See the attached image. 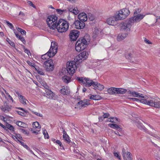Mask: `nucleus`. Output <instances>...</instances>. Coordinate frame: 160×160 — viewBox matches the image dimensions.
<instances>
[{
    "label": "nucleus",
    "instance_id": "864d4df0",
    "mask_svg": "<svg viewBox=\"0 0 160 160\" xmlns=\"http://www.w3.org/2000/svg\"><path fill=\"white\" fill-rule=\"evenodd\" d=\"M56 143L58 144L61 147H62V143L59 140H57L56 142Z\"/></svg>",
    "mask_w": 160,
    "mask_h": 160
},
{
    "label": "nucleus",
    "instance_id": "f03ea898",
    "mask_svg": "<svg viewBox=\"0 0 160 160\" xmlns=\"http://www.w3.org/2000/svg\"><path fill=\"white\" fill-rule=\"evenodd\" d=\"M140 101L143 104L160 108V99L158 98H152L151 100L142 99Z\"/></svg>",
    "mask_w": 160,
    "mask_h": 160
},
{
    "label": "nucleus",
    "instance_id": "5fc2aeb1",
    "mask_svg": "<svg viewBox=\"0 0 160 160\" xmlns=\"http://www.w3.org/2000/svg\"><path fill=\"white\" fill-rule=\"evenodd\" d=\"M24 51L25 53H27L29 56V55H31V53L30 51L27 49H25Z\"/></svg>",
    "mask_w": 160,
    "mask_h": 160
},
{
    "label": "nucleus",
    "instance_id": "4d7b16f0",
    "mask_svg": "<svg viewBox=\"0 0 160 160\" xmlns=\"http://www.w3.org/2000/svg\"><path fill=\"white\" fill-rule=\"evenodd\" d=\"M144 42L146 43H147V44H152V43L149 40L147 39L146 38L144 39Z\"/></svg>",
    "mask_w": 160,
    "mask_h": 160
},
{
    "label": "nucleus",
    "instance_id": "37998d69",
    "mask_svg": "<svg viewBox=\"0 0 160 160\" xmlns=\"http://www.w3.org/2000/svg\"><path fill=\"white\" fill-rule=\"evenodd\" d=\"M6 128L9 129L12 132L14 131V128L10 124H8L6 125Z\"/></svg>",
    "mask_w": 160,
    "mask_h": 160
},
{
    "label": "nucleus",
    "instance_id": "0eeeda50",
    "mask_svg": "<svg viewBox=\"0 0 160 160\" xmlns=\"http://www.w3.org/2000/svg\"><path fill=\"white\" fill-rule=\"evenodd\" d=\"M43 66L48 72L52 71L54 68L53 63L51 59L45 61L44 63Z\"/></svg>",
    "mask_w": 160,
    "mask_h": 160
},
{
    "label": "nucleus",
    "instance_id": "49530a36",
    "mask_svg": "<svg viewBox=\"0 0 160 160\" xmlns=\"http://www.w3.org/2000/svg\"><path fill=\"white\" fill-rule=\"evenodd\" d=\"M113 154L115 157L117 158L118 159L121 160V158L120 156L119 155V153L118 152H113Z\"/></svg>",
    "mask_w": 160,
    "mask_h": 160
},
{
    "label": "nucleus",
    "instance_id": "aec40b11",
    "mask_svg": "<svg viewBox=\"0 0 160 160\" xmlns=\"http://www.w3.org/2000/svg\"><path fill=\"white\" fill-rule=\"evenodd\" d=\"M52 53H51L49 51L46 54L42 55L41 58L43 60L48 59H49L50 57H52L54 55H53Z\"/></svg>",
    "mask_w": 160,
    "mask_h": 160
},
{
    "label": "nucleus",
    "instance_id": "2f4dec72",
    "mask_svg": "<svg viewBox=\"0 0 160 160\" xmlns=\"http://www.w3.org/2000/svg\"><path fill=\"white\" fill-rule=\"evenodd\" d=\"M20 102L23 105L27 104L26 102L28 101L23 96H20V98H19Z\"/></svg>",
    "mask_w": 160,
    "mask_h": 160
},
{
    "label": "nucleus",
    "instance_id": "5701e85b",
    "mask_svg": "<svg viewBox=\"0 0 160 160\" xmlns=\"http://www.w3.org/2000/svg\"><path fill=\"white\" fill-rule=\"evenodd\" d=\"M89 98L92 100H99L102 98L101 96L98 95H92L90 94L88 96Z\"/></svg>",
    "mask_w": 160,
    "mask_h": 160
},
{
    "label": "nucleus",
    "instance_id": "9b49d317",
    "mask_svg": "<svg viewBox=\"0 0 160 160\" xmlns=\"http://www.w3.org/2000/svg\"><path fill=\"white\" fill-rule=\"evenodd\" d=\"M116 19V16L115 14L114 16H112L108 18L107 22L109 25L112 26L116 25L117 24V22L119 21V20Z\"/></svg>",
    "mask_w": 160,
    "mask_h": 160
},
{
    "label": "nucleus",
    "instance_id": "69168bd1",
    "mask_svg": "<svg viewBox=\"0 0 160 160\" xmlns=\"http://www.w3.org/2000/svg\"><path fill=\"white\" fill-rule=\"evenodd\" d=\"M18 109H20V110H22V111H23L24 112H26V113H27L28 111L27 110H25L23 108H18Z\"/></svg>",
    "mask_w": 160,
    "mask_h": 160
},
{
    "label": "nucleus",
    "instance_id": "09e8293b",
    "mask_svg": "<svg viewBox=\"0 0 160 160\" xmlns=\"http://www.w3.org/2000/svg\"><path fill=\"white\" fill-rule=\"evenodd\" d=\"M5 21L6 22L8 25L11 29H12L13 28V26L11 23L9 22V21Z\"/></svg>",
    "mask_w": 160,
    "mask_h": 160
},
{
    "label": "nucleus",
    "instance_id": "f8f14e48",
    "mask_svg": "<svg viewBox=\"0 0 160 160\" xmlns=\"http://www.w3.org/2000/svg\"><path fill=\"white\" fill-rule=\"evenodd\" d=\"M79 35V32L76 30L71 31L69 35L70 38L72 41L76 40Z\"/></svg>",
    "mask_w": 160,
    "mask_h": 160
},
{
    "label": "nucleus",
    "instance_id": "a18cd8bd",
    "mask_svg": "<svg viewBox=\"0 0 160 160\" xmlns=\"http://www.w3.org/2000/svg\"><path fill=\"white\" fill-rule=\"evenodd\" d=\"M43 134L44 135V137L45 139H48L49 138V135L46 130H44L43 131Z\"/></svg>",
    "mask_w": 160,
    "mask_h": 160
},
{
    "label": "nucleus",
    "instance_id": "ddd939ff",
    "mask_svg": "<svg viewBox=\"0 0 160 160\" xmlns=\"http://www.w3.org/2000/svg\"><path fill=\"white\" fill-rule=\"evenodd\" d=\"M58 48V46L57 43L55 42H52L49 51L52 53L53 55H55L57 52Z\"/></svg>",
    "mask_w": 160,
    "mask_h": 160
},
{
    "label": "nucleus",
    "instance_id": "c756f323",
    "mask_svg": "<svg viewBox=\"0 0 160 160\" xmlns=\"http://www.w3.org/2000/svg\"><path fill=\"white\" fill-rule=\"evenodd\" d=\"M63 81L66 83H68L71 81V78L67 76H65L62 77Z\"/></svg>",
    "mask_w": 160,
    "mask_h": 160
},
{
    "label": "nucleus",
    "instance_id": "8fccbe9b",
    "mask_svg": "<svg viewBox=\"0 0 160 160\" xmlns=\"http://www.w3.org/2000/svg\"><path fill=\"white\" fill-rule=\"evenodd\" d=\"M128 93L131 95L132 97H135L136 96L137 92L135 91L131 92V91H128Z\"/></svg>",
    "mask_w": 160,
    "mask_h": 160
},
{
    "label": "nucleus",
    "instance_id": "dca6fc26",
    "mask_svg": "<svg viewBox=\"0 0 160 160\" xmlns=\"http://www.w3.org/2000/svg\"><path fill=\"white\" fill-rule=\"evenodd\" d=\"M74 24L75 28L78 29L83 28L85 26V23L80 20L76 21Z\"/></svg>",
    "mask_w": 160,
    "mask_h": 160
},
{
    "label": "nucleus",
    "instance_id": "b1692460",
    "mask_svg": "<svg viewBox=\"0 0 160 160\" xmlns=\"http://www.w3.org/2000/svg\"><path fill=\"white\" fill-rule=\"evenodd\" d=\"M117 90V88L111 87L107 89V92L110 95L115 94H116Z\"/></svg>",
    "mask_w": 160,
    "mask_h": 160
},
{
    "label": "nucleus",
    "instance_id": "6e6552de",
    "mask_svg": "<svg viewBox=\"0 0 160 160\" xmlns=\"http://www.w3.org/2000/svg\"><path fill=\"white\" fill-rule=\"evenodd\" d=\"M132 23L129 19L128 22L122 23L121 25L120 30L122 31H130Z\"/></svg>",
    "mask_w": 160,
    "mask_h": 160
},
{
    "label": "nucleus",
    "instance_id": "72a5a7b5",
    "mask_svg": "<svg viewBox=\"0 0 160 160\" xmlns=\"http://www.w3.org/2000/svg\"><path fill=\"white\" fill-rule=\"evenodd\" d=\"M135 97L138 98H143V99H148L146 96H144L143 94L138 92L136 93V96Z\"/></svg>",
    "mask_w": 160,
    "mask_h": 160
},
{
    "label": "nucleus",
    "instance_id": "3c124183",
    "mask_svg": "<svg viewBox=\"0 0 160 160\" xmlns=\"http://www.w3.org/2000/svg\"><path fill=\"white\" fill-rule=\"evenodd\" d=\"M15 136H14L15 138L16 139L19 138V139H22V137L20 134H15Z\"/></svg>",
    "mask_w": 160,
    "mask_h": 160
},
{
    "label": "nucleus",
    "instance_id": "0e129e2a",
    "mask_svg": "<svg viewBox=\"0 0 160 160\" xmlns=\"http://www.w3.org/2000/svg\"><path fill=\"white\" fill-rule=\"evenodd\" d=\"M16 29L18 31L20 32V33H21L22 31L23 30L22 29L19 28H16Z\"/></svg>",
    "mask_w": 160,
    "mask_h": 160
},
{
    "label": "nucleus",
    "instance_id": "13d9d810",
    "mask_svg": "<svg viewBox=\"0 0 160 160\" xmlns=\"http://www.w3.org/2000/svg\"><path fill=\"white\" fill-rule=\"evenodd\" d=\"M28 4L30 6H32L33 8H35V7L32 2L31 1H29L28 2Z\"/></svg>",
    "mask_w": 160,
    "mask_h": 160
},
{
    "label": "nucleus",
    "instance_id": "20e7f679",
    "mask_svg": "<svg viewBox=\"0 0 160 160\" xmlns=\"http://www.w3.org/2000/svg\"><path fill=\"white\" fill-rule=\"evenodd\" d=\"M141 11L140 8L136 9L134 12L133 16L129 18L132 23L139 22L146 16V15H144L142 13L140 14Z\"/></svg>",
    "mask_w": 160,
    "mask_h": 160
},
{
    "label": "nucleus",
    "instance_id": "f257e3e1",
    "mask_svg": "<svg viewBox=\"0 0 160 160\" xmlns=\"http://www.w3.org/2000/svg\"><path fill=\"white\" fill-rule=\"evenodd\" d=\"M58 17L55 15L48 16L47 22L50 29L54 30L56 28L60 32H65L69 28V23L64 19H61L57 22Z\"/></svg>",
    "mask_w": 160,
    "mask_h": 160
},
{
    "label": "nucleus",
    "instance_id": "412c9836",
    "mask_svg": "<svg viewBox=\"0 0 160 160\" xmlns=\"http://www.w3.org/2000/svg\"><path fill=\"white\" fill-rule=\"evenodd\" d=\"M128 34L126 33H122L119 34L117 37V39L118 41H120L124 39L127 36Z\"/></svg>",
    "mask_w": 160,
    "mask_h": 160
},
{
    "label": "nucleus",
    "instance_id": "1a4fd4ad",
    "mask_svg": "<svg viewBox=\"0 0 160 160\" xmlns=\"http://www.w3.org/2000/svg\"><path fill=\"white\" fill-rule=\"evenodd\" d=\"M87 58L88 55L87 52L83 51L75 57L74 59V61L77 64H78V63L81 62L82 60H85Z\"/></svg>",
    "mask_w": 160,
    "mask_h": 160
},
{
    "label": "nucleus",
    "instance_id": "603ef678",
    "mask_svg": "<svg viewBox=\"0 0 160 160\" xmlns=\"http://www.w3.org/2000/svg\"><path fill=\"white\" fill-rule=\"evenodd\" d=\"M41 84L46 89H48L49 88L48 86L47 85L46 83L43 82H42Z\"/></svg>",
    "mask_w": 160,
    "mask_h": 160
},
{
    "label": "nucleus",
    "instance_id": "4c0bfd02",
    "mask_svg": "<svg viewBox=\"0 0 160 160\" xmlns=\"http://www.w3.org/2000/svg\"><path fill=\"white\" fill-rule=\"evenodd\" d=\"M56 11L58 13L60 14H61L63 13H66L67 12V10L66 9L62 10L60 9H56Z\"/></svg>",
    "mask_w": 160,
    "mask_h": 160
},
{
    "label": "nucleus",
    "instance_id": "c9c22d12",
    "mask_svg": "<svg viewBox=\"0 0 160 160\" xmlns=\"http://www.w3.org/2000/svg\"><path fill=\"white\" fill-rule=\"evenodd\" d=\"M108 126L110 127L113 128H119L120 129H121V128H119V126L118 125L115 124L109 123L108 124Z\"/></svg>",
    "mask_w": 160,
    "mask_h": 160
},
{
    "label": "nucleus",
    "instance_id": "a19ab883",
    "mask_svg": "<svg viewBox=\"0 0 160 160\" xmlns=\"http://www.w3.org/2000/svg\"><path fill=\"white\" fill-rule=\"evenodd\" d=\"M125 57L127 59L131 60L132 57V55L131 53H126L125 54Z\"/></svg>",
    "mask_w": 160,
    "mask_h": 160
},
{
    "label": "nucleus",
    "instance_id": "4468645a",
    "mask_svg": "<svg viewBox=\"0 0 160 160\" xmlns=\"http://www.w3.org/2000/svg\"><path fill=\"white\" fill-rule=\"evenodd\" d=\"M137 126L138 127V128L141 130H143V131L147 133H148L149 134L153 136L156 137L158 139H159L160 138L158 136L156 135H153L152 134H151V133L149 132L148 131L147 129L142 125V124L141 123H138L137 124Z\"/></svg>",
    "mask_w": 160,
    "mask_h": 160
},
{
    "label": "nucleus",
    "instance_id": "bb28decb",
    "mask_svg": "<svg viewBox=\"0 0 160 160\" xmlns=\"http://www.w3.org/2000/svg\"><path fill=\"white\" fill-rule=\"evenodd\" d=\"M68 10L69 12L73 13L75 15L78 14L79 12V10L77 7H74L73 8H69Z\"/></svg>",
    "mask_w": 160,
    "mask_h": 160
},
{
    "label": "nucleus",
    "instance_id": "6e6d98bb",
    "mask_svg": "<svg viewBox=\"0 0 160 160\" xmlns=\"http://www.w3.org/2000/svg\"><path fill=\"white\" fill-rule=\"evenodd\" d=\"M109 114L108 113H105L103 115V118H108V117L109 116Z\"/></svg>",
    "mask_w": 160,
    "mask_h": 160
},
{
    "label": "nucleus",
    "instance_id": "e433bc0d",
    "mask_svg": "<svg viewBox=\"0 0 160 160\" xmlns=\"http://www.w3.org/2000/svg\"><path fill=\"white\" fill-rule=\"evenodd\" d=\"M61 93L63 95H67L69 93L68 90L65 88H63L60 90Z\"/></svg>",
    "mask_w": 160,
    "mask_h": 160
},
{
    "label": "nucleus",
    "instance_id": "f3484780",
    "mask_svg": "<svg viewBox=\"0 0 160 160\" xmlns=\"http://www.w3.org/2000/svg\"><path fill=\"white\" fill-rule=\"evenodd\" d=\"M78 18L80 21L84 22L86 21L88 19L87 15L84 12H82L79 13L78 16Z\"/></svg>",
    "mask_w": 160,
    "mask_h": 160
},
{
    "label": "nucleus",
    "instance_id": "de8ad7c7",
    "mask_svg": "<svg viewBox=\"0 0 160 160\" xmlns=\"http://www.w3.org/2000/svg\"><path fill=\"white\" fill-rule=\"evenodd\" d=\"M7 41L8 42L12 47H14L15 46V44L13 42H12L9 38H7Z\"/></svg>",
    "mask_w": 160,
    "mask_h": 160
},
{
    "label": "nucleus",
    "instance_id": "a878e982",
    "mask_svg": "<svg viewBox=\"0 0 160 160\" xmlns=\"http://www.w3.org/2000/svg\"><path fill=\"white\" fill-rule=\"evenodd\" d=\"M63 138L67 143H69L70 142V140L69 138V136L64 129L63 130Z\"/></svg>",
    "mask_w": 160,
    "mask_h": 160
},
{
    "label": "nucleus",
    "instance_id": "bf43d9fd",
    "mask_svg": "<svg viewBox=\"0 0 160 160\" xmlns=\"http://www.w3.org/2000/svg\"><path fill=\"white\" fill-rule=\"evenodd\" d=\"M130 99H132V100H133V101H140V102H142L140 101V100L141 99H141L140 100H139V99H138L137 98H131Z\"/></svg>",
    "mask_w": 160,
    "mask_h": 160
},
{
    "label": "nucleus",
    "instance_id": "473e14b6",
    "mask_svg": "<svg viewBox=\"0 0 160 160\" xmlns=\"http://www.w3.org/2000/svg\"><path fill=\"white\" fill-rule=\"evenodd\" d=\"M108 121L113 123H118V118H109Z\"/></svg>",
    "mask_w": 160,
    "mask_h": 160
},
{
    "label": "nucleus",
    "instance_id": "79ce46f5",
    "mask_svg": "<svg viewBox=\"0 0 160 160\" xmlns=\"http://www.w3.org/2000/svg\"><path fill=\"white\" fill-rule=\"evenodd\" d=\"M18 141L20 142V143L25 148H26L27 150H30V148L28 147V146L26 145L25 144V143L22 142V141L18 140Z\"/></svg>",
    "mask_w": 160,
    "mask_h": 160
},
{
    "label": "nucleus",
    "instance_id": "c03bdc74",
    "mask_svg": "<svg viewBox=\"0 0 160 160\" xmlns=\"http://www.w3.org/2000/svg\"><path fill=\"white\" fill-rule=\"evenodd\" d=\"M32 112L35 114V115H37L38 116L40 117H43V116L42 114L40 113H38V112H35L33 111H32Z\"/></svg>",
    "mask_w": 160,
    "mask_h": 160
},
{
    "label": "nucleus",
    "instance_id": "9d476101",
    "mask_svg": "<svg viewBox=\"0 0 160 160\" xmlns=\"http://www.w3.org/2000/svg\"><path fill=\"white\" fill-rule=\"evenodd\" d=\"M89 100L88 99L80 101L76 105V108H81L87 107L90 104Z\"/></svg>",
    "mask_w": 160,
    "mask_h": 160
},
{
    "label": "nucleus",
    "instance_id": "39448f33",
    "mask_svg": "<svg viewBox=\"0 0 160 160\" xmlns=\"http://www.w3.org/2000/svg\"><path fill=\"white\" fill-rule=\"evenodd\" d=\"M129 10L127 8H124L120 9L115 14L116 16V19L119 20H121L125 19L129 14Z\"/></svg>",
    "mask_w": 160,
    "mask_h": 160
},
{
    "label": "nucleus",
    "instance_id": "f704fd0d",
    "mask_svg": "<svg viewBox=\"0 0 160 160\" xmlns=\"http://www.w3.org/2000/svg\"><path fill=\"white\" fill-rule=\"evenodd\" d=\"M32 125L33 128L40 129L41 128V125L38 122H35L33 123Z\"/></svg>",
    "mask_w": 160,
    "mask_h": 160
},
{
    "label": "nucleus",
    "instance_id": "338daca9",
    "mask_svg": "<svg viewBox=\"0 0 160 160\" xmlns=\"http://www.w3.org/2000/svg\"><path fill=\"white\" fill-rule=\"evenodd\" d=\"M16 93L18 95L19 98H20V96H22L20 94L19 92L18 91H15Z\"/></svg>",
    "mask_w": 160,
    "mask_h": 160
},
{
    "label": "nucleus",
    "instance_id": "6ab92c4d",
    "mask_svg": "<svg viewBox=\"0 0 160 160\" xmlns=\"http://www.w3.org/2000/svg\"><path fill=\"white\" fill-rule=\"evenodd\" d=\"M11 106H9L6 103H4L3 106L1 107V109L4 112L9 111L11 109Z\"/></svg>",
    "mask_w": 160,
    "mask_h": 160
},
{
    "label": "nucleus",
    "instance_id": "7ed1b4c3",
    "mask_svg": "<svg viewBox=\"0 0 160 160\" xmlns=\"http://www.w3.org/2000/svg\"><path fill=\"white\" fill-rule=\"evenodd\" d=\"M89 40H87L85 37L80 38L78 40L75 44V49L76 50L79 52L83 50L87 47L88 42Z\"/></svg>",
    "mask_w": 160,
    "mask_h": 160
},
{
    "label": "nucleus",
    "instance_id": "e2e57ef3",
    "mask_svg": "<svg viewBox=\"0 0 160 160\" xmlns=\"http://www.w3.org/2000/svg\"><path fill=\"white\" fill-rule=\"evenodd\" d=\"M104 118H103V117L102 116H101L100 117H99L98 118L99 119V121L100 122H101L103 121V119Z\"/></svg>",
    "mask_w": 160,
    "mask_h": 160
},
{
    "label": "nucleus",
    "instance_id": "4be33fe9",
    "mask_svg": "<svg viewBox=\"0 0 160 160\" xmlns=\"http://www.w3.org/2000/svg\"><path fill=\"white\" fill-rule=\"evenodd\" d=\"M45 92V96L46 97L51 99L53 98L54 96V94L51 90L49 89H46Z\"/></svg>",
    "mask_w": 160,
    "mask_h": 160
},
{
    "label": "nucleus",
    "instance_id": "c85d7f7f",
    "mask_svg": "<svg viewBox=\"0 0 160 160\" xmlns=\"http://www.w3.org/2000/svg\"><path fill=\"white\" fill-rule=\"evenodd\" d=\"M100 33V32L98 29H95L93 33V38L94 39L97 38L98 37Z\"/></svg>",
    "mask_w": 160,
    "mask_h": 160
},
{
    "label": "nucleus",
    "instance_id": "a211bd4d",
    "mask_svg": "<svg viewBox=\"0 0 160 160\" xmlns=\"http://www.w3.org/2000/svg\"><path fill=\"white\" fill-rule=\"evenodd\" d=\"M84 84L86 87H89L92 86L93 87V84L95 82H94L89 78H86L84 79Z\"/></svg>",
    "mask_w": 160,
    "mask_h": 160
},
{
    "label": "nucleus",
    "instance_id": "680f3d73",
    "mask_svg": "<svg viewBox=\"0 0 160 160\" xmlns=\"http://www.w3.org/2000/svg\"><path fill=\"white\" fill-rule=\"evenodd\" d=\"M27 62L28 64L30 66H32V67H34V64L32 63V62H30V61H27Z\"/></svg>",
    "mask_w": 160,
    "mask_h": 160
},
{
    "label": "nucleus",
    "instance_id": "423d86ee",
    "mask_svg": "<svg viewBox=\"0 0 160 160\" xmlns=\"http://www.w3.org/2000/svg\"><path fill=\"white\" fill-rule=\"evenodd\" d=\"M76 63L75 61L67 62L66 69L69 75H72L75 72L77 68Z\"/></svg>",
    "mask_w": 160,
    "mask_h": 160
},
{
    "label": "nucleus",
    "instance_id": "052dcab7",
    "mask_svg": "<svg viewBox=\"0 0 160 160\" xmlns=\"http://www.w3.org/2000/svg\"><path fill=\"white\" fill-rule=\"evenodd\" d=\"M18 113L19 115L21 116H24L25 115V113L22 112L20 111L18 112Z\"/></svg>",
    "mask_w": 160,
    "mask_h": 160
},
{
    "label": "nucleus",
    "instance_id": "ea45409f",
    "mask_svg": "<svg viewBox=\"0 0 160 160\" xmlns=\"http://www.w3.org/2000/svg\"><path fill=\"white\" fill-rule=\"evenodd\" d=\"M85 78H82V77H77L76 78V79L78 81H79L80 82L82 83L83 84L84 83V79Z\"/></svg>",
    "mask_w": 160,
    "mask_h": 160
},
{
    "label": "nucleus",
    "instance_id": "58836bf2",
    "mask_svg": "<svg viewBox=\"0 0 160 160\" xmlns=\"http://www.w3.org/2000/svg\"><path fill=\"white\" fill-rule=\"evenodd\" d=\"M19 130L21 132H22L25 135L28 136V135L29 134V132L27 130L21 128H20Z\"/></svg>",
    "mask_w": 160,
    "mask_h": 160
},
{
    "label": "nucleus",
    "instance_id": "774afa93",
    "mask_svg": "<svg viewBox=\"0 0 160 160\" xmlns=\"http://www.w3.org/2000/svg\"><path fill=\"white\" fill-rule=\"evenodd\" d=\"M19 15L22 16H25V14L22 12H20L19 13Z\"/></svg>",
    "mask_w": 160,
    "mask_h": 160
},
{
    "label": "nucleus",
    "instance_id": "7c9ffc66",
    "mask_svg": "<svg viewBox=\"0 0 160 160\" xmlns=\"http://www.w3.org/2000/svg\"><path fill=\"white\" fill-rule=\"evenodd\" d=\"M16 124L18 126L22 128H26L27 126L26 123L21 121L17 122Z\"/></svg>",
    "mask_w": 160,
    "mask_h": 160
},
{
    "label": "nucleus",
    "instance_id": "2eb2a0df",
    "mask_svg": "<svg viewBox=\"0 0 160 160\" xmlns=\"http://www.w3.org/2000/svg\"><path fill=\"white\" fill-rule=\"evenodd\" d=\"M130 152L126 151L124 148L122 149V155L124 160H131L132 157Z\"/></svg>",
    "mask_w": 160,
    "mask_h": 160
},
{
    "label": "nucleus",
    "instance_id": "393cba45",
    "mask_svg": "<svg viewBox=\"0 0 160 160\" xmlns=\"http://www.w3.org/2000/svg\"><path fill=\"white\" fill-rule=\"evenodd\" d=\"M93 85V87L94 88L100 91L102 90L104 88V86L103 85L100 84L96 82H95Z\"/></svg>",
    "mask_w": 160,
    "mask_h": 160
},
{
    "label": "nucleus",
    "instance_id": "cd10ccee",
    "mask_svg": "<svg viewBox=\"0 0 160 160\" xmlns=\"http://www.w3.org/2000/svg\"><path fill=\"white\" fill-rule=\"evenodd\" d=\"M116 94H124L125 93L127 90L126 89L117 88Z\"/></svg>",
    "mask_w": 160,
    "mask_h": 160
}]
</instances>
